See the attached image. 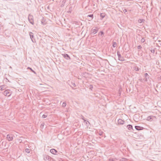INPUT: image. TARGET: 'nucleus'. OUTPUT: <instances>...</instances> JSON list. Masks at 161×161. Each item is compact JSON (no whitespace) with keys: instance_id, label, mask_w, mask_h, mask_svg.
I'll use <instances>...</instances> for the list:
<instances>
[{"instance_id":"nucleus-1","label":"nucleus","mask_w":161,"mask_h":161,"mask_svg":"<svg viewBox=\"0 0 161 161\" xmlns=\"http://www.w3.org/2000/svg\"><path fill=\"white\" fill-rule=\"evenodd\" d=\"M12 94L11 91L9 90H6L3 92V94L6 96L9 97Z\"/></svg>"},{"instance_id":"nucleus-2","label":"nucleus","mask_w":161,"mask_h":161,"mask_svg":"<svg viewBox=\"0 0 161 161\" xmlns=\"http://www.w3.org/2000/svg\"><path fill=\"white\" fill-rule=\"evenodd\" d=\"M28 19L30 23L32 25L34 24V21L33 19V17L32 15L30 14H29L28 17Z\"/></svg>"},{"instance_id":"nucleus-3","label":"nucleus","mask_w":161,"mask_h":161,"mask_svg":"<svg viewBox=\"0 0 161 161\" xmlns=\"http://www.w3.org/2000/svg\"><path fill=\"white\" fill-rule=\"evenodd\" d=\"M117 54L118 57V59L119 61H124L125 60V59L124 58V57L122 56L120 54L119 52L118 51L117 52Z\"/></svg>"},{"instance_id":"nucleus-4","label":"nucleus","mask_w":161,"mask_h":161,"mask_svg":"<svg viewBox=\"0 0 161 161\" xmlns=\"http://www.w3.org/2000/svg\"><path fill=\"white\" fill-rule=\"evenodd\" d=\"M6 138L8 141H11L13 139V135L11 134H8L7 135Z\"/></svg>"},{"instance_id":"nucleus-5","label":"nucleus","mask_w":161,"mask_h":161,"mask_svg":"<svg viewBox=\"0 0 161 161\" xmlns=\"http://www.w3.org/2000/svg\"><path fill=\"white\" fill-rule=\"evenodd\" d=\"M51 158H52L51 157L47 155H45L43 156V159L45 161H46L47 160L50 161Z\"/></svg>"},{"instance_id":"nucleus-6","label":"nucleus","mask_w":161,"mask_h":161,"mask_svg":"<svg viewBox=\"0 0 161 161\" xmlns=\"http://www.w3.org/2000/svg\"><path fill=\"white\" fill-rule=\"evenodd\" d=\"M62 55L67 60H69L70 59V57L67 54H62Z\"/></svg>"},{"instance_id":"nucleus-7","label":"nucleus","mask_w":161,"mask_h":161,"mask_svg":"<svg viewBox=\"0 0 161 161\" xmlns=\"http://www.w3.org/2000/svg\"><path fill=\"white\" fill-rule=\"evenodd\" d=\"M144 76L145 77V79H144V81H147L149 78V76L147 73H145L144 74Z\"/></svg>"},{"instance_id":"nucleus-8","label":"nucleus","mask_w":161,"mask_h":161,"mask_svg":"<svg viewBox=\"0 0 161 161\" xmlns=\"http://www.w3.org/2000/svg\"><path fill=\"white\" fill-rule=\"evenodd\" d=\"M124 122V121L121 119H119L118 121V124L120 125H123Z\"/></svg>"},{"instance_id":"nucleus-9","label":"nucleus","mask_w":161,"mask_h":161,"mask_svg":"<svg viewBox=\"0 0 161 161\" xmlns=\"http://www.w3.org/2000/svg\"><path fill=\"white\" fill-rule=\"evenodd\" d=\"M50 152L53 154H56L57 151L54 149H52L50 150Z\"/></svg>"},{"instance_id":"nucleus-10","label":"nucleus","mask_w":161,"mask_h":161,"mask_svg":"<svg viewBox=\"0 0 161 161\" xmlns=\"http://www.w3.org/2000/svg\"><path fill=\"white\" fill-rule=\"evenodd\" d=\"M135 128L137 130H141L143 129V127L138 126H135Z\"/></svg>"},{"instance_id":"nucleus-11","label":"nucleus","mask_w":161,"mask_h":161,"mask_svg":"<svg viewBox=\"0 0 161 161\" xmlns=\"http://www.w3.org/2000/svg\"><path fill=\"white\" fill-rule=\"evenodd\" d=\"M127 128L130 130H131L132 129V126L130 125H128L127 126Z\"/></svg>"},{"instance_id":"nucleus-12","label":"nucleus","mask_w":161,"mask_h":161,"mask_svg":"<svg viewBox=\"0 0 161 161\" xmlns=\"http://www.w3.org/2000/svg\"><path fill=\"white\" fill-rule=\"evenodd\" d=\"M29 34L31 38V39L32 41V42H34V41H33V40L32 39V38H33V33L31 32H30Z\"/></svg>"},{"instance_id":"nucleus-13","label":"nucleus","mask_w":161,"mask_h":161,"mask_svg":"<svg viewBox=\"0 0 161 161\" xmlns=\"http://www.w3.org/2000/svg\"><path fill=\"white\" fill-rule=\"evenodd\" d=\"M133 69L134 70H135L136 71H139L140 69V68H139L137 66H135L134 67Z\"/></svg>"},{"instance_id":"nucleus-14","label":"nucleus","mask_w":161,"mask_h":161,"mask_svg":"<svg viewBox=\"0 0 161 161\" xmlns=\"http://www.w3.org/2000/svg\"><path fill=\"white\" fill-rule=\"evenodd\" d=\"M5 89V85H3L0 86V90H3Z\"/></svg>"},{"instance_id":"nucleus-15","label":"nucleus","mask_w":161,"mask_h":161,"mask_svg":"<svg viewBox=\"0 0 161 161\" xmlns=\"http://www.w3.org/2000/svg\"><path fill=\"white\" fill-rule=\"evenodd\" d=\"M100 17L102 18V19L104 17L105 15L104 14L101 13L100 15Z\"/></svg>"},{"instance_id":"nucleus-16","label":"nucleus","mask_w":161,"mask_h":161,"mask_svg":"<svg viewBox=\"0 0 161 161\" xmlns=\"http://www.w3.org/2000/svg\"><path fill=\"white\" fill-rule=\"evenodd\" d=\"M117 46V43L116 42H114L113 44V46L115 47Z\"/></svg>"},{"instance_id":"nucleus-17","label":"nucleus","mask_w":161,"mask_h":161,"mask_svg":"<svg viewBox=\"0 0 161 161\" xmlns=\"http://www.w3.org/2000/svg\"><path fill=\"white\" fill-rule=\"evenodd\" d=\"M143 20H144L143 19H139L138 20V22L139 23H141L143 21Z\"/></svg>"},{"instance_id":"nucleus-18","label":"nucleus","mask_w":161,"mask_h":161,"mask_svg":"<svg viewBox=\"0 0 161 161\" xmlns=\"http://www.w3.org/2000/svg\"><path fill=\"white\" fill-rule=\"evenodd\" d=\"M120 161H127V159L125 158H123L120 160Z\"/></svg>"},{"instance_id":"nucleus-19","label":"nucleus","mask_w":161,"mask_h":161,"mask_svg":"<svg viewBox=\"0 0 161 161\" xmlns=\"http://www.w3.org/2000/svg\"><path fill=\"white\" fill-rule=\"evenodd\" d=\"M66 105V103L65 102L63 103L62 105V106L63 107H65Z\"/></svg>"},{"instance_id":"nucleus-20","label":"nucleus","mask_w":161,"mask_h":161,"mask_svg":"<svg viewBox=\"0 0 161 161\" xmlns=\"http://www.w3.org/2000/svg\"><path fill=\"white\" fill-rule=\"evenodd\" d=\"M152 119V118H151V116H148L147 118V119L148 121H151V120Z\"/></svg>"},{"instance_id":"nucleus-21","label":"nucleus","mask_w":161,"mask_h":161,"mask_svg":"<svg viewBox=\"0 0 161 161\" xmlns=\"http://www.w3.org/2000/svg\"><path fill=\"white\" fill-rule=\"evenodd\" d=\"M25 151L27 153H29L30 152V149L28 148H26L25 150Z\"/></svg>"},{"instance_id":"nucleus-22","label":"nucleus","mask_w":161,"mask_h":161,"mask_svg":"<svg viewBox=\"0 0 161 161\" xmlns=\"http://www.w3.org/2000/svg\"><path fill=\"white\" fill-rule=\"evenodd\" d=\"M115 159H114L113 158H109L108 161H115Z\"/></svg>"},{"instance_id":"nucleus-23","label":"nucleus","mask_w":161,"mask_h":161,"mask_svg":"<svg viewBox=\"0 0 161 161\" xmlns=\"http://www.w3.org/2000/svg\"><path fill=\"white\" fill-rule=\"evenodd\" d=\"M99 34V36H102V35L103 34V31H101Z\"/></svg>"},{"instance_id":"nucleus-24","label":"nucleus","mask_w":161,"mask_h":161,"mask_svg":"<svg viewBox=\"0 0 161 161\" xmlns=\"http://www.w3.org/2000/svg\"><path fill=\"white\" fill-rule=\"evenodd\" d=\"M28 69H30L31 70V71L33 72L35 74H36V72L34 71L31 68H30L29 67H28Z\"/></svg>"},{"instance_id":"nucleus-25","label":"nucleus","mask_w":161,"mask_h":161,"mask_svg":"<svg viewBox=\"0 0 161 161\" xmlns=\"http://www.w3.org/2000/svg\"><path fill=\"white\" fill-rule=\"evenodd\" d=\"M87 17H90L92 18L91 19V20H92V19L93 18V14H92L89 15L87 16Z\"/></svg>"},{"instance_id":"nucleus-26","label":"nucleus","mask_w":161,"mask_h":161,"mask_svg":"<svg viewBox=\"0 0 161 161\" xmlns=\"http://www.w3.org/2000/svg\"><path fill=\"white\" fill-rule=\"evenodd\" d=\"M44 125V123H42L41 125V127L43 128Z\"/></svg>"},{"instance_id":"nucleus-27","label":"nucleus","mask_w":161,"mask_h":161,"mask_svg":"<svg viewBox=\"0 0 161 161\" xmlns=\"http://www.w3.org/2000/svg\"><path fill=\"white\" fill-rule=\"evenodd\" d=\"M47 115L44 114L42 115V117L43 118H46L47 117Z\"/></svg>"},{"instance_id":"nucleus-28","label":"nucleus","mask_w":161,"mask_h":161,"mask_svg":"<svg viewBox=\"0 0 161 161\" xmlns=\"http://www.w3.org/2000/svg\"><path fill=\"white\" fill-rule=\"evenodd\" d=\"M145 39L144 38H142L141 40V42L142 43L144 42H145Z\"/></svg>"},{"instance_id":"nucleus-29","label":"nucleus","mask_w":161,"mask_h":161,"mask_svg":"<svg viewBox=\"0 0 161 161\" xmlns=\"http://www.w3.org/2000/svg\"><path fill=\"white\" fill-rule=\"evenodd\" d=\"M142 46L141 45H139L138 47H137V48L138 49H140L142 48Z\"/></svg>"},{"instance_id":"nucleus-30","label":"nucleus","mask_w":161,"mask_h":161,"mask_svg":"<svg viewBox=\"0 0 161 161\" xmlns=\"http://www.w3.org/2000/svg\"><path fill=\"white\" fill-rule=\"evenodd\" d=\"M90 89L91 90H92V89L93 88V86L92 85H90Z\"/></svg>"},{"instance_id":"nucleus-31","label":"nucleus","mask_w":161,"mask_h":161,"mask_svg":"<svg viewBox=\"0 0 161 161\" xmlns=\"http://www.w3.org/2000/svg\"><path fill=\"white\" fill-rule=\"evenodd\" d=\"M155 51V50H154V49H153V50H151V52H152V53H154Z\"/></svg>"},{"instance_id":"nucleus-32","label":"nucleus","mask_w":161,"mask_h":161,"mask_svg":"<svg viewBox=\"0 0 161 161\" xmlns=\"http://www.w3.org/2000/svg\"><path fill=\"white\" fill-rule=\"evenodd\" d=\"M123 12L124 13H125L126 12H127V10L126 9H124L123 10Z\"/></svg>"},{"instance_id":"nucleus-33","label":"nucleus","mask_w":161,"mask_h":161,"mask_svg":"<svg viewBox=\"0 0 161 161\" xmlns=\"http://www.w3.org/2000/svg\"><path fill=\"white\" fill-rule=\"evenodd\" d=\"M82 119L84 121V122L86 121V120L84 119L83 117L82 118Z\"/></svg>"},{"instance_id":"nucleus-34","label":"nucleus","mask_w":161,"mask_h":161,"mask_svg":"<svg viewBox=\"0 0 161 161\" xmlns=\"http://www.w3.org/2000/svg\"><path fill=\"white\" fill-rule=\"evenodd\" d=\"M103 133V132H101L99 133V134L100 136H101L102 135Z\"/></svg>"},{"instance_id":"nucleus-35","label":"nucleus","mask_w":161,"mask_h":161,"mask_svg":"<svg viewBox=\"0 0 161 161\" xmlns=\"http://www.w3.org/2000/svg\"><path fill=\"white\" fill-rule=\"evenodd\" d=\"M97 32V31H93L92 33H93L94 34H96Z\"/></svg>"},{"instance_id":"nucleus-36","label":"nucleus","mask_w":161,"mask_h":161,"mask_svg":"<svg viewBox=\"0 0 161 161\" xmlns=\"http://www.w3.org/2000/svg\"><path fill=\"white\" fill-rule=\"evenodd\" d=\"M85 122H86V124H87L88 123L89 124V122L88 121H86H86Z\"/></svg>"},{"instance_id":"nucleus-37","label":"nucleus","mask_w":161,"mask_h":161,"mask_svg":"<svg viewBox=\"0 0 161 161\" xmlns=\"http://www.w3.org/2000/svg\"><path fill=\"white\" fill-rule=\"evenodd\" d=\"M72 84L74 87H75L76 86L75 83H72Z\"/></svg>"},{"instance_id":"nucleus-38","label":"nucleus","mask_w":161,"mask_h":161,"mask_svg":"<svg viewBox=\"0 0 161 161\" xmlns=\"http://www.w3.org/2000/svg\"><path fill=\"white\" fill-rule=\"evenodd\" d=\"M41 22H42V24L43 25H45V23H43V21H41Z\"/></svg>"},{"instance_id":"nucleus-39","label":"nucleus","mask_w":161,"mask_h":161,"mask_svg":"<svg viewBox=\"0 0 161 161\" xmlns=\"http://www.w3.org/2000/svg\"><path fill=\"white\" fill-rule=\"evenodd\" d=\"M139 80H140V81H142V79H139Z\"/></svg>"},{"instance_id":"nucleus-40","label":"nucleus","mask_w":161,"mask_h":161,"mask_svg":"<svg viewBox=\"0 0 161 161\" xmlns=\"http://www.w3.org/2000/svg\"><path fill=\"white\" fill-rule=\"evenodd\" d=\"M92 30L95 31V30H97L96 29H94Z\"/></svg>"},{"instance_id":"nucleus-41","label":"nucleus","mask_w":161,"mask_h":161,"mask_svg":"<svg viewBox=\"0 0 161 161\" xmlns=\"http://www.w3.org/2000/svg\"><path fill=\"white\" fill-rule=\"evenodd\" d=\"M160 123H161V120L160 121Z\"/></svg>"}]
</instances>
